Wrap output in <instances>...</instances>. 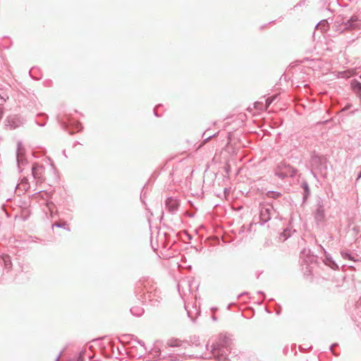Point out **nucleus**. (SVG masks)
Segmentation results:
<instances>
[{
  "instance_id": "obj_16",
  "label": "nucleus",
  "mask_w": 361,
  "mask_h": 361,
  "mask_svg": "<svg viewBox=\"0 0 361 361\" xmlns=\"http://www.w3.org/2000/svg\"><path fill=\"white\" fill-rule=\"evenodd\" d=\"M302 188H303L304 191H305V197H307L308 195H310V188H309V185L307 184V182H303L302 183Z\"/></svg>"
},
{
  "instance_id": "obj_23",
  "label": "nucleus",
  "mask_w": 361,
  "mask_h": 361,
  "mask_svg": "<svg viewBox=\"0 0 361 361\" xmlns=\"http://www.w3.org/2000/svg\"><path fill=\"white\" fill-rule=\"evenodd\" d=\"M286 231H284V232L281 234V236H283L284 238L283 240H286L288 238V235H286Z\"/></svg>"
},
{
  "instance_id": "obj_29",
  "label": "nucleus",
  "mask_w": 361,
  "mask_h": 361,
  "mask_svg": "<svg viewBox=\"0 0 361 361\" xmlns=\"http://www.w3.org/2000/svg\"><path fill=\"white\" fill-rule=\"evenodd\" d=\"M306 252V250H303L302 252V255H305Z\"/></svg>"
},
{
  "instance_id": "obj_11",
  "label": "nucleus",
  "mask_w": 361,
  "mask_h": 361,
  "mask_svg": "<svg viewBox=\"0 0 361 361\" xmlns=\"http://www.w3.org/2000/svg\"><path fill=\"white\" fill-rule=\"evenodd\" d=\"M324 262L326 265L330 267L333 269H338V266L337 264L334 262V260L332 259L330 254L327 253L326 251H324Z\"/></svg>"
},
{
  "instance_id": "obj_22",
  "label": "nucleus",
  "mask_w": 361,
  "mask_h": 361,
  "mask_svg": "<svg viewBox=\"0 0 361 361\" xmlns=\"http://www.w3.org/2000/svg\"><path fill=\"white\" fill-rule=\"evenodd\" d=\"M319 159H320V158H319V157H317V156H315V157H312V161H313V162H315V161H319Z\"/></svg>"
},
{
  "instance_id": "obj_21",
  "label": "nucleus",
  "mask_w": 361,
  "mask_h": 361,
  "mask_svg": "<svg viewBox=\"0 0 361 361\" xmlns=\"http://www.w3.org/2000/svg\"><path fill=\"white\" fill-rule=\"evenodd\" d=\"M216 135V134H214L212 135H209L208 137H207L204 140V142H207L211 137H215Z\"/></svg>"
},
{
  "instance_id": "obj_12",
  "label": "nucleus",
  "mask_w": 361,
  "mask_h": 361,
  "mask_svg": "<svg viewBox=\"0 0 361 361\" xmlns=\"http://www.w3.org/2000/svg\"><path fill=\"white\" fill-rule=\"evenodd\" d=\"M130 312L135 316L140 317L143 314L144 310L140 306H135L130 309Z\"/></svg>"
},
{
  "instance_id": "obj_8",
  "label": "nucleus",
  "mask_w": 361,
  "mask_h": 361,
  "mask_svg": "<svg viewBox=\"0 0 361 361\" xmlns=\"http://www.w3.org/2000/svg\"><path fill=\"white\" fill-rule=\"evenodd\" d=\"M179 203L178 200L173 197H169L166 200V207L169 212L173 213L178 210Z\"/></svg>"
},
{
  "instance_id": "obj_14",
  "label": "nucleus",
  "mask_w": 361,
  "mask_h": 361,
  "mask_svg": "<svg viewBox=\"0 0 361 361\" xmlns=\"http://www.w3.org/2000/svg\"><path fill=\"white\" fill-rule=\"evenodd\" d=\"M281 196V193L276 191H268L267 197L269 198L277 199Z\"/></svg>"
},
{
  "instance_id": "obj_32",
  "label": "nucleus",
  "mask_w": 361,
  "mask_h": 361,
  "mask_svg": "<svg viewBox=\"0 0 361 361\" xmlns=\"http://www.w3.org/2000/svg\"><path fill=\"white\" fill-rule=\"evenodd\" d=\"M360 78L361 79V75H360Z\"/></svg>"
},
{
  "instance_id": "obj_15",
  "label": "nucleus",
  "mask_w": 361,
  "mask_h": 361,
  "mask_svg": "<svg viewBox=\"0 0 361 361\" xmlns=\"http://www.w3.org/2000/svg\"><path fill=\"white\" fill-rule=\"evenodd\" d=\"M19 185L23 188V190H26L30 188L28 179L27 178H23L21 179Z\"/></svg>"
},
{
  "instance_id": "obj_6",
  "label": "nucleus",
  "mask_w": 361,
  "mask_h": 361,
  "mask_svg": "<svg viewBox=\"0 0 361 361\" xmlns=\"http://www.w3.org/2000/svg\"><path fill=\"white\" fill-rule=\"evenodd\" d=\"M44 168L43 166L39 165L37 163L34 164L32 167V174L33 178L37 180V182H42L44 180Z\"/></svg>"
},
{
  "instance_id": "obj_18",
  "label": "nucleus",
  "mask_w": 361,
  "mask_h": 361,
  "mask_svg": "<svg viewBox=\"0 0 361 361\" xmlns=\"http://www.w3.org/2000/svg\"><path fill=\"white\" fill-rule=\"evenodd\" d=\"M66 223H59V222H56L53 224V227L54 226H56V227H58V228H66Z\"/></svg>"
},
{
  "instance_id": "obj_3",
  "label": "nucleus",
  "mask_w": 361,
  "mask_h": 361,
  "mask_svg": "<svg viewBox=\"0 0 361 361\" xmlns=\"http://www.w3.org/2000/svg\"><path fill=\"white\" fill-rule=\"evenodd\" d=\"M25 149L21 142L17 144L16 161L19 171H23V166L27 164V159L25 157Z\"/></svg>"
},
{
  "instance_id": "obj_4",
  "label": "nucleus",
  "mask_w": 361,
  "mask_h": 361,
  "mask_svg": "<svg viewBox=\"0 0 361 361\" xmlns=\"http://www.w3.org/2000/svg\"><path fill=\"white\" fill-rule=\"evenodd\" d=\"M274 212L273 206L270 204L261 205L259 219L262 224L268 222L271 219L272 213Z\"/></svg>"
},
{
  "instance_id": "obj_9",
  "label": "nucleus",
  "mask_w": 361,
  "mask_h": 361,
  "mask_svg": "<svg viewBox=\"0 0 361 361\" xmlns=\"http://www.w3.org/2000/svg\"><path fill=\"white\" fill-rule=\"evenodd\" d=\"M325 218L324 208L322 204L317 205L314 213V219L317 223L322 222Z\"/></svg>"
},
{
  "instance_id": "obj_20",
  "label": "nucleus",
  "mask_w": 361,
  "mask_h": 361,
  "mask_svg": "<svg viewBox=\"0 0 361 361\" xmlns=\"http://www.w3.org/2000/svg\"><path fill=\"white\" fill-rule=\"evenodd\" d=\"M178 355H169V360L171 361H176V360H178Z\"/></svg>"
},
{
  "instance_id": "obj_30",
  "label": "nucleus",
  "mask_w": 361,
  "mask_h": 361,
  "mask_svg": "<svg viewBox=\"0 0 361 361\" xmlns=\"http://www.w3.org/2000/svg\"><path fill=\"white\" fill-rule=\"evenodd\" d=\"M322 23V21H321L319 23L317 24L316 27H317L319 25V24H321Z\"/></svg>"
},
{
  "instance_id": "obj_24",
  "label": "nucleus",
  "mask_w": 361,
  "mask_h": 361,
  "mask_svg": "<svg viewBox=\"0 0 361 361\" xmlns=\"http://www.w3.org/2000/svg\"><path fill=\"white\" fill-rule=\"evenodd\" d=\"M37 124L39 126H44L45 125V122L44 123H40L39 121H36Z\"/></svg>"
},
{
  "instance_id": "obj_10",
  "label": "nucleus",
  "mask_w": 361,
  "mask_h": 361,
  "mask_svg": "<svg viewBox=\"0 0 361 361\" xmlns=\"http://www.w3.org/2000/svg\"><path fill=\"white\" fill-rule=\"evenodd\" d=\"M167 345L170 347H183L186 348L190 344L187 341H182L177 338H171L168 341Z\"/></svg>"
},
{
  "instance_id": "obj_19",
  "label": "nucleus",
  "mask_w": 361,
  "mask_h": 361,
  "mask_svg": "<svg viewBox=\"0 0 361 361\" xmlns=\"http://www.w3.org/2000/svg\"><path fill=\"white\" fill-rule=\"evenodd\" d=\"M276 96L274 97H269L266 99V105L267 106H269L272 102L273 101L276 99Z\"/></svg>"
},
{
  "instance_id": "obj_25",
  "label": "nucleus",
  "mask_w": 361,
  "mask_h": 361,
  "mask_svg": "<svg viewBox=\"0 0 361 361\" xmlns=\"http://www.w3.org/2000/svg\"><path fill=\"white\" fill-rule=\"evenodd\" d=\"M308 257V259L309 261L312 262L314 259V256L313 255H310L307 257Z\"/></svg>"
},
{
  "instance_id": "obj_1",
  "label": "nucleus",
  "mask_w": 361,
  "mask_h": 361,
  "mask_svg": "<svg viewBox=\"0 0 361 361\" xmlns=\"http://www.w3.org/2000/svg\"><path fill=\"white\" fill-rule=\"evenodd\" d=\"M231 339L226 335H220L211 346V352L216 361H231L228 358L231 353Z\"/></svg>"
},
{
  "instance_id": "obj_7",
  "label": "nucleus",
  "mask_w": 361,
  "mask_h": 361,
  "mask_svg": "<svg viewBox=\"0 0 361 361\" xmlns=\"http://www.w3.org/2000/svg\"><path fill=\"white\" fill-rule=\"evenodd\" d=\"M8 126L12 128H16L20 126L23 123V120L18 115L9 116L7 118Z\"/></svg>"
},
{
  "instance_id": "obj_28",
  "label": "nucleus",
  "mask_w": 361,
  "mask_h": 361,
  "mask_svg": "<svg viewBox=\"0 0 361 361\" xmlns=\"http://www.w3.org/2000/svg\"><path fill=\"white\" fill-rule=\"evenodd\" d=\"M60 357H61V355H59L56 357L55 361H59Z\"/></svg>"
},
{
  "instance_id": "obj_26",
  "label": "nucleus",
  "mask_w": 361,
  "mask_h": 361,
  "mask_svg": "<svg viewBox=\"0 0 361 361\" xmlns=\"http://www.w3.org/2000/svg\"><path fill=\"white\" fill-rule=\"evenodd\" d=\"M361 178V171L359 173L357 177V179L356 180L357 181L358 180H360Z\"/></svg>"
},
{
  "instance_id": "obj_2",
  "label": "nucleus",
  "mask_w": 361,
  "mask_h": 361,
  "mask_svg": "<svg viewBox=\"0 0 361 361\" xmlns=\"http://www.w3.org/2000/svg\"><path fill=\"white\" fill-rule=\"evenodd\" d=\"M296 173L297 170L286 161L281 162L275 170V175L281 179L294 177Z\"/></svg>"
},
{
  "instance_id": "obj_13",
  "label": "nucleus",
  "mask_w": 361,
  "mask_h": 361,
  "mask_svg": "<svg viewBox=\"0 0 361 361\" xmlns=\"http://www.w3.org/2000/svg\"><path fill=\"white\" fill-rule=\"evenodd\" d=\"M2 260L6 269H10L11 267V259L9 255H2Z\"/></svg>"
},
{
  "instance_id": "obj_17",
  "label": "nucleus",
  "mask_w": 361,
  "mask_h": 361,
  "mask_svg": "<svg viewBox=\"0 0 361 361\" xmlns=\"http://www.w3.org/2000/svg\"><path fill=\"white\" fill-rule=\"evenodd\" d=\"M341 255L344 259H347L349 260H353V257L348 252H341Z\"/></svg>"
},
{
  "instance_id": "obj_27",
  "label": "nucleus",
  "mask_w": 361,
  "mask_h": 361,
  "mask_svg": "<svg viewBox=\"0 0 361 361\" xmlns=\"http://www.w3.org/2000/svg\"><path fill=\"white\" fill-rule=\"evenodd\" d=\"M336 344H333V345H331L330 349H331V351H333L334 347L336 346Z\"/></svg>"
},
{
  "instance_id": "obj_31",
  "label": "nucleus",
  "mask_w": 361,
  "mask_h": 361,
  "mask_svg": "<svg viewBox=\"0 0 361 361\" xmlns=\"http://www.w3.org/2000/svg\"><path fill=\"white\" fill-rule=\"evenodd\" d=\"M349 106H346L343 110L348 109Z\"/></svg>"
},
{
  "instance_id": "obj_5",
  "label": "nucleus",
  "mask_w": 361,
  "mask_h": 361,
  "mask_svg": "<svg viewBox=\"0 0 361 361\" xmlns=\"http://www.w3.org/2000/svg\"><path fill=\"white\" fill-rule=\"evenodd\" d=\"M344 29H358L361 25V20L357 16H353L349 19L343 21Z\"/></svg>"
}]
</instances>
